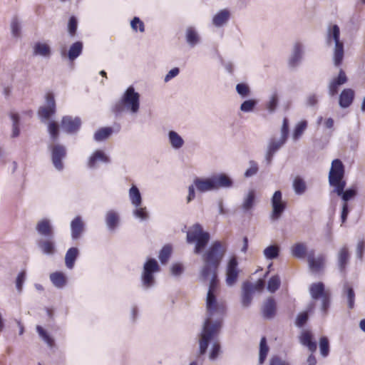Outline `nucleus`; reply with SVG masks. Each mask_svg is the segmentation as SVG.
Returning a JSON list of instances; mask_svg holds the SVG:
<instances>
[{"label": "nucleus", "mask_w": 365, "mask_h": 365, "mask_svg": "<svg viewBox=\"0 0 365 365\" xmlns=\"http://www.w3.org/2000/svg\"><path fill=\"white\" fill-rule=\"evenodd\" d=\"M206 307L208 317L205 320L200 334L199 355H205L210 344L218 336L226 312L225 305L217 301L216 295L207 294Z\"/></svg>", "instance_id": "obj_1"}, {"label": "nucleus", "mask_w": 365, "mask_h": 365, "mask_svg": "<svg viewBox=\"0 0 365 365\" xmlns=\"http://www.w3.org/2000/svg\"><path fill=\"white\" fill-rule=\"evenodd\" d=\"M346 182H341L333 187L331 193H335L340 197L342 203H349L350 200L354 199L358 194V188L356 185H351L345 189Z\"/></svg>", "instance_id": "obj_10"}, {"label": "nucleus", "mask_w": 365, "mask_h": 365, "mask_svg": "<svg viewBox=\"0 0 365 365\" xmlns=\"http://www.w3.org/2000/svg\"><path fill=\"white\" fill-rule=\"evenodd\" d=\"M11 119L12 120V138H17L20 134V117L16 113H11L10 114Z\"/></svg>", "instance_id": "obj_43"}, {"label": "nucleus", "mask_w": 365, "mask_h": 365, "mask_svg": "<svg viewBox=\"0 0 365 365\" xmlns=\"http://www.w3.org/2000/svg\"><path fill=\"white\" fill-rule=\"evenodd\" d=\"M225 252L226 247L220 241L216 240L202 256L203 265L200 270V279L206 282L210 278L207 294L216 295L219 286L217 270Z\"/></svg>", "instance_id": "obj_2"}, {"label": "nucleus", "mask_w": 365, "mask_h": 365, "mask_svg": "<svg viewBox=\"0 0 365 365\" xmlns=\"http://www.w3.org/2000/svg\"><path fill=\"white\" fill-rule=\"evenodd\" d=\"M26 273L25 271H21L17 275L16 279V287L19 292H21L24 283L26 280Z\"/></svg>", "instance_id": "obj_59"}, {"label": "nucleus", "mask_w": 365, "mask_h": 365, "mask_svg": "<svg viewBox=\"0 0 365 365\" xmlns=\"http://www.w3.org/2000/svg\"><path fill=\"white\" fill-rule=\"evenodd\" d=\"M230 18V12L228 9H225L218 11L212 18V24L216 27L222 26Z\"/></svg>", "instance_id": "obj_29"}, {"label": "nucleus", "mask_w": 365, "mask_h": 365, "mask_svg": "<svg viewBox=\"0 0 365 365\" xmlns=\"http://www.w3.org/2000/svg\"><path fill=\"white\" fill-rule=\"evenodd\" d=\"M171 274L174 277L180 276L184 272V267L181 263H174L170 268Z\"/></svg>", "instance_id": "obj_63"}, {"label": "nucleus", "mask_w": 365, "mask_h": 365, "mask_svg": "<svg viewBox=\"0 0 365 365\" xmlns=\"http://www.w3.org/2000/svg\"><path fill=\"white\" fill-rule=\"evenodd\" d=\"M46 106L39 108L38 115L41 118L48 119L56 113V101L52 93L46 95Z\"/></svg>", "instance_id": "obj_19"}, {"label": "nucleus", "mask_w": 365, "mask_h": 365, "mask_svg": "<svg viewBox=\"0 0 365 365\" xmlns=\"http://www.w3.org/2000/svg\"><path fill=\"white\" fill-rule=\"evenodd\" d=\"M194 185L199 192L203 193L221 188H231L234 181L227 174L221 173L206 178H195Z\"/></svg>", "instance_id": "obj_4"}, {"label": "nucleus", "mask_w": 365, "mask_h": 365, "mask_svg": "<svg viewBox=\"0 0 365 365\" xmlns=\"http://www.w3.org/2000/svg\"><path fill=\"white\" fill-rule=\"evenodd\" d=\"M254 292L255 288L252 283L246 281L242 284V304L243 307H247L250 305Z\"/></svg>", "instance_id": "obj_23"}, {"label": "nucleus", "mask_w": 365, "mask_h": 365, "mask_svg": "<svg viewBox=\"0 0 365 365\" xmlns=\"http://www.w3.org/2000/svg\"><path fill=\"white\" fill-rule=\"evenodd\" d=\"M81 119L80 117H73L71 115L63 116L61 122V126L67 134H74L78 132L81 127Z\"/></svg>", "instance_id": "obj_12"}, {"label": "nucleus", "mask_w": 365, "mask_h": 365, "mask_svg": "<svg viewBox=\"0 0 365 365\" xmlns=\"http://www.w3.org/2000/svg\"><path fill=\"white\" fill-rule=\"evenodd\" d=\"M285 143L286 142L284 140L281 139H276L274 138H272L269 140L264 155V160L267 165H269L272 163L274 155Z\"/></svg>", "instance_id": "obj_17"}, {"label": "nucleus", "mask_w": 365, "mask_h": 365, "mask_svg": "<svg viewBox=\"0 0 365 365\" xmlns=\"http://www.w3.org/2000/svg\"><path fill=\"white\" fill-rule=\"evenodd\" d=\"M48 131L52 141H56L59 135V128L58 123L55 121H51L48 123Z\"/></svg>", "instance_id": "obj_51"}, {"label": "nucleus", "mask_w": 365, "mask_h": 365, "mask_svg": "<svg viewBox=\"0 0 365 365\" xmlns=\"http://www.w3.org/2000/svg\"><path fill=\"white\" fill-rule=\"evenodd\" d=\"M36 330L38 333V334L43 338V339L49 345H51L53 342L51 337L49 336V334L47 333V331L41 326L36 327Z\"/></svg>", "instance_id": "obj_62"}, {"label": "nucleus", "mask_w": 365, "mask_h": 365, "mask_svg": "<svg viewBox=\"0 0 365 365\" xmlns=\"http://www.w3.org/2000/svg\"><path fill=\"white\" fill-rule=\"evenodd\" d=\"M239 272L237 259L233 256L229 259L226 267L225 281L227 286H233L237 282Z\"/></svg>", "instance_id": "obj_14"}, {"label": "nucleus", "mask_w": 365, "mask_h": 365, "mask_svg": "<svg viewBox=\"0 0 365 365\" xmlns=\"http://www.w3.org/2000/svg\"><path fill=\"white\" fill-rule=\"evenodd\" d=\"M281 281L278 275L272 276L267 282V289L269 292L274 293L280 287Z\"/></svg>", "instance_id": "obj_47"}, {"label": "nucleus", "mask_w": 365, "mask_h": 365, "mask_svg": "<svg viewBox=\"0 0 365 365\" xmlns=\"http://www.w3.org/2000/svg\"><path fill=\"white\" fill-rule=\"evenodd\" d=\"M113 133V128L110 127H104L98 129L93 135V139L100 142L107 139Z\"/></svg>", "instance_id": "obj_41"}, {"label": "nucleus", "mask_w": 365, "mask_h": 365, "mask_svg": "<svg viewBox=\"0 0 365 365\" xmlns=\"http://www.w3.org/2000/svg\"><path fill=\"white\" fill-rule=\"evenodd\" d=\"M172 254V247L170 245H165L159 252V259L162 264L168 262Z\"/></svg>", "instance_id": "obj_48"}, {"label": "nucleus", "mask_w": 365, "mask_h": 365, "mask_svg": "<svg viewBox=\"0 0 365 365\" xmlns=\"http://www.w3.org/2000/svg\"><path fill=\"white\" fill-rule=\"evenodd\" d=\"M342 294L343 296L346 297L349 309H354L355 305V292L348 282L344 284Z\"/></svg>", "instance_id": "obj_34"}, {"label": "nucleus", "mask_w": 365, "mask_h": 365, "mask_svg": "<svg viewBox=\"0 0 365 365\" xmlns=\"http://www.w3.org/2000/svg\"><path fill=\"white\" fill-rule=\"evenodd\" d=\"M280 248L277 245H272L266 247L263 254L267 259L272 260L277 259L279 256Z\"/></svg>", "instance_id": "obj_40"}, {"label": "nucleus", "mask_w": 365, "mask_h": 365, "mask_svg": "<svg viewBox=\"0 0 365 365\" xmlns=\"http://www.w3.org/2000/svg\"><path fill=\"white\" fill-rule=\"evenodd\" d=\"M269 351V346L267 343V339L265 336H262L259 343V363L262 364L267 356Z\"/></svg>", "instance_id": "obj_42"}, {"label": "nucleus", "mask_w": 365, "mask_h": 365, "mask_svg": "<svg viewBox=\"0 0 365 365\" xmlns=\"http://www.w3.org/2000/svg\"><path fill=\"white\" fill-rule=\"evenodd\" d=\"M160 267L154 258H148L143 264L141 274V283L144 289H148L155 284L154 274L159 272Z\"/></svg>", "instance_id": "obj_8"}, {"label": "nucleus", "mask_w": 365, "mask_h": 365, "mask_svg": "<svg viewBox=\"0 0 365 365\" xmlns=\"http://www.w3.org/2000/svg\"><path fill=\"white\" fill-rule=\"evenodd\" d=\"M51 54L50 46L44 43L37 42L34 47V55L49 58Z\"/></svg>", "instance_id": "obj_37"}, {"label": "nucleus", "mask_w": 365, "mask_h": 365, "mask_svg": "<svg viewBox=\"0 0 365 365\" xmlns=\"http://www.w3.org/2000/svg\"><path fill=\"white\" fill-rule=\"evenodd\" d=\"M79 255V250L77 247L69 248L65 255V263L66 266L68 269H73L75 262Z\"/></svg>", "instance_id": "obj_33"}, {"label": "nucleus", "mask_w": 365, "mask_h": 365, "mask_svg": "<svg viewBox=\"0 0 365 365\" xmlns=\"http://www.w3.org/2000/svg\"><path fill=\"white\" fill-rule=\"evenodd\" d=\"M138 29L140 32L145 31V25L144 23L140 19L139 17L135 16L130 21V26L133 30L137 31Z\"/></svg>", "instance_id": "obj_60"}, {"label": "nucleus", "mask_w": 365, "mask_h": 365, "mask_svg": "<svg viewBox=\"0 0 365 365\" xmlns=\"http://www.w3.org/2000/svg\"><path fill=\"white\" fill-rule=\"evenodd\" d=\"M236 91L242 98H246L250 93V88L247 84L240 83L237 84Z\"/></svg>", "instance_id": "obj_56"}, {"label": "nucleus", "mask_w": 365, "mask_h": 365, "mask_svg": "<svg viewBox=\"0 0 365 365\" xmlns=\"http://www.w3.org/2000/svg\"><path fill=\"white\" fill-rule=\"evenodd\" d=\"M279 104V97L277 93L275 91L272 93L269 100L266 103V108L269 113H274Z\"/></svg>", "instance_id": "obj_44"}, {"label": "nucleus", "mask_w": 365, "mask_h": 365, "mask_svg": "<svg viewBox=\"0 0 365 365\" xmlns=\"http://www.w3.org/2000/svg\"><path fill=\"white\" fill-rule=\"evenodd\" d=\"M290 252L292 257L299 259H304L306 256L307 257L308 252L307 245L304 242H298L293 245Z\"/></svg>", "instance_id": "obj_31"}, {"label": "nucleus", "mask_w": 365, "mask_h": 365, "mask_svg": "<svg viewBox=\"0 0 365 365\" xmlns=\"http://www.w3.org/2000/svg\"><path fill=\"white\" fill-rule=\"evenodd\" d=\"M334 41L333 61L335 66L339 67L341 65L344 55V43L340 41V29L338 25L334 24L329 27L327 31V42L331 43V40Z\"/></svg>", "instance_id": "obj_7"}, {"label": "nucleus", "mask_w": 365, "mask_h": 365, "mask_svg": "<svg viewBox=\"0 0 365 365\" xmlns=\"http://www.w3.org/2000/svg\"><path fill=\"white\" fill-rule=\"evenodd\" d=\"M257 105L256 99H247L244 101L240 105V110L244 113H250L254 110Z\"/></svg>", "instance_id": "obj_49"}, {"label": "nucleus", "mask_w": 365, "mask_h": 365, "mask_svg": "<svg viewBox=\"0 0 365 365\" xmlns=\"http://www.w3.org/2000/svg\"><path fill=\"white\" fill-rule=\"evenodd\" d=\"M168 138L171 147L175 150L180 149L185 143L183 138L176 131L170 130Z\"/></svg>", "instance_id": "obj_35"}, {"label": "nucleus", "mask_w": 365, "mask_h": 365, "mask_svg": "<svg viewBox=\"0 0 365 365\" xmlns=\"http://www.w3.org/2000/svg\"><path fill=\"white\" fill-rule=\"evenodd\" d=\"M84 223L81 216H76L71 222V237L77 240L82 236L84 231Z\"/></svg>", "instance_id": "obj_21"}, {"label": "nucleus", "mask_w": 365, "mask_h": 365, "mask_svg": "<svg viewBox=\"0 0 365 365\" xmlns=\"http://www.w3.org/2000/svg\"><path fill=\"white\" fill-rule=\"evenodd\" d=\"M282 194L280 190H277L273 194L271 200L272 206V219L278 220L286 209V202L282 201Z\"/></svg>", "instance_id": "obj_15"}, {"label": "nucleus", "mask_w": 365, "mask_h": 365, "mask_svg": "<svg viewBox=\"0 0 365 365\" xmlns=\"http://www.w3.org/2000/svg\"><path fill=\"white\" fill-rule=\"evenodd\" d=\"M320 353L323 357H327L329 354V341L327 336H322L319 339Z\"/></svg>", "instance_id": "obj_53"}, {"label": "nucleus", "mask_w": 365, "mask_h": 365, "mask_svg": "<svg viewBox=\"0 0 365 365\" xmlns=\"http://www.w3.org/2000/svg\"><path fill=\"white\" fill-rule=\"evenodd\" d=\"M221 352L220 344L215 341L212 344L211 350L210 352L209 358L211 361L215 360Z\"/></svg>", "instance_id": "obj_58"}, {"label": "nucleus", "mask_w": 365, "mask_h": 365, "mask_svg": "<svg viewBox=\"0 0 365 365\" xmlns=\"http://www.w3.org/2000/svg\"><path fill=\"white\" fill-rule=\"evenodd\" d=\"M133 214L135 217L140 219V220H146L149 217L148 212H147L146 207H135L133 210Z\"/></svg>", "instance_id": "obj_57"}, {"label": "nucleus", "mask_w": 365, "mask_h": 365, "mask_svg": "<svg viewBox=\"0 0 365 365\" xmlns=\"http://www.w3.org/2000/svg\"><path fill=\"white\" fill-rule=\"evenodd\" d=\"M83 44L82 41H78L72 43L68 51V58L69 61H73L76 59L83 51Z\"/></svg>", "instance_id": "obj_36"}, {"label": "nucleus", "mask_w": 365, "mask_h": 365, "mask_svg": "<svg viewBox=\"0 0 365 365\" xmlns=\"http://www.w3.org/2000/svg\"><path fill=\"white\" fill-rule=\"evenodd\" d=\"M348 81L345 71L340 69L338 76L333 78L328 85V93L329 96L334 97L339 93V88Z\"/></svg>", "instance_id": "obj_18"}, {"label": "nucleus", "mask_w": 365, "mask_h": 365, "mask_svg": "<svg viewBox=\"0 0 365 365\" xmlns=\"http://www.w3.org/2000/svg\"><path fill=\"white\" fill-rule=\"evenodd\" d=\"M307 127V120H302L299 123H297L294 129L293 133H292V138L294 140L297 141L298 140L302 135L303 134L304 131Z\"/></svg>", "instance_id": "obj_46"}, {"label": "nucleus", "mask_w": 365, "mask_h": 365, "mask_svg": "<svg viewBox=\"0 0 365 365\" xmlns=\"http://www.w3.org/2000/svg\"><path fill=\"white\" fill-rule=\"evenodd\" d=\"M51 153V161L54 168L58 171H62L64 168L63 160L66 157L67 150L64 145L56 144L50 146Z\"/></svg>", "instance_id": "obj_11"}, {"label": "nucleus", "mask_w": 365, "mask_h": 365, "mask_svg": "<svg viewBox=\"0 0 365 365\" xmlns=\"http://www.w3.org/2000/svg\"><path fill=\"white\" fill-rule=\"evenodd\" d=\"M289 136V122L287 118H284L281 128V136L279 139L287 143Z\"/></svg>", "instance_id": "obj_61"}, {"label": "nucleus", "mask_w": 365, "mask_h": 365, "mask_svg": "<svg viewBox=\"0 0 365 365\" xmlns=\"http://www.w3.org/2000/svg\"><path fill=\"white\" fill-rule=\"evenodd\" d=\"M105 220L108 230L113 231L119 225L120 217L114 210H109L106 214Z\"/></svg>", "instance_id": "obj_26"}, {"label": "nucleus", "mask_w": 365, "mask_h": 365, "mask_svg": "<svg viewBox=\"0 0 365 365\" xmlns=\"http://www.w3.org/2000/svg\"><path fill=\"white\" fill-rule=\"evenodd\" d=\"M125 108L133 113H138L140 108V94L135 91L133 86H129L120 100L113 105L112 112L115 117H118L122 115Z\"/></svg>", "instance_id": "obj_5"}, {"label": "nucleus", "mask_w": 365, "mask_h": 365, "mask_svg": "<svg viewBox=\"0 0 365 365\" xmlns=\"http://www.w3.org/2000/svg\"><path fill=\"white\" fill-rule=\"evenodd\" d=\"M255 191L254 190H249L242 204V209L245 213L249 212L252 210L255 204Z\"/></svg>", "instance_id": "obj_32"}, {"label": "nucleus", "mask_w": 365, "mask_h": 365, "mask_svg": "<svg viewBox=\"0 0 365 365\" xmlns=\"http://www.w3.org/2000/svg\"><path fill=\"white\" fill-rule=\"evenodd\" d=\"M210 239V233L203 231L199 223L195 224L189 231L187 232V243L195 242L194 253L200 255L207 245Z\"/></svg>", "instance_id": "obj_6"}, {"label": "nucleus", "mask_w": 365, "mask_h": 365, "mask_svg": "<svg viewBox=\"0 0 365 365\" xmlns=\"http://www.w3.org/2000/svg\"><path fill=\"white\" fill-rule=\"evenodd\" d=\"M78 28V20L76 16H72L69 18L68 23V31L71 36H74Z\"/></svg>", "instance_id": "obj_55"}, {"label": "nucleus", "mask_w": 365, "mask_h": 365, "mask_svg": "<svg viewBox=\"0 0 365 365\" xmlns=\"http://www.w3.org/2000/svg\"><path fill=\"white\" fill-rule=\"evenodd\" d=\"M293 188L297 195H301L306 191L307 185L302 178L297 177L293 182Z\"/></svg>", "instance_id": "obj_45"}, {"label": "nucleus", "mask_w": 365, "mask_h": 365, "mask_svg": "<svg viewBox=\"0 0 365 365\" xmlns=\"http://www.w3.org/2000/svg\"><path fill=\"white\" fill-rule=\"evenodd\" d=\"M344 176L345 166L342 161L338 158L333 160L328 175V180L330 187H334L341 182H346Z\"/></svg>", "instance_id": "obj_9"}, {"label": "nucleus", "mask_w": 365, "mask_h": 365, "mask_svg": "<svg viewBox=\"0 0 365 365\" xmlns=\"http://www.w3.org/2000/svg\"><path fill=\"white\" fill-rule=\"evenodd\" d=\"M355 92L352 88H344L339 96V106L341 108H349L354 102Z\"/></svg>", "instance_id": "obj_20"}, {"label": "nucleus", "mask_w": 365, "mask_h": 365, "mask_svg": "<svg viewBox=\"0 0 365 365\" xmlns=\"http://www.w3.org/2000/svg\"><path fill=\"white\" fill-rule=\"evenodd\" d=\"M309 294L314 300L322 298L328 293L325 292V286L323 282L312 283L309 287Z\"/></svg>", "instance_id": "obj_25"}, {"label": "nucleus", "mask_w": 365, "mask_h": 365, "mask_svg": "<svg viewBox=\"0 0 365 365\" xmlns=\"http://www.w3.org/2000/svg\"><path fill=\"white\" fill-rule=\"evenodd\" d=\"M277 312V304L273 297H269L262 308V317L265 319H272Z\"/></svg>", "instance_id": "obj_22"}, {"label": "nucleus", "mask_w": 365, "mask_h": 365, "mask_svg": "<svg viewBox=\"0 0 365 365\" xmlns=\"http://www.w3.org/2000/svg\"><path fill=\"white\" fill-rule=\"evenodd\" d=\"M52 284L57 288L61 289L66 284L67 280L65 274L61 272H55L50 274Z\"/></svg>", "instance_id": "obj_38"}, {"label": "nucleus", "mask_w": 365, "mask_h": 365, "mask_svg": "<svg viewBox=\"0 0 365 365\" xmlns=\"http://www.w3.org/2000/svg\"><path fill=\"white\" fill-rule=\"evenodd\" d=\"M300 342L302 345L307 346L308 349L314 353L316 351L317 344L315 341L312 339V335L309 331H304L300 336Z\"/></svg>", "instance_id": "obj_28"}, {"label": "nucleus", "mask_w": 365, "mask_h": 365, "mask_svg": "<svg viewBox=\"0 0 365 365\" xmlns=\"http://www.w3.org/2000/svg\"><path fill=\"white\" fill-rule=\"evenodd\" d=\"M249 165L250 167L245 170L244 173V176L247 178L255 175L259 171V165L256 161L253 160H250Z\"/></svg>", "instance_id": "obj_54"}, {"label": "nucleus", "mask_w": 365, "mask_h": 365, "mask_svg": "<svg viewBox=\"0 0 365 365\" xmlns=\"http://www.w3.org/2000/svg\"><path fill=\"white\" fill-rule=\"evenodd\" d=\"M350 261V253L346 245L341 247L336 254V264L339 273L345 277L347 274V267Z\"/></svg>", "instance_id": "obj_13"}, {"label": "nucleus", "mask_w": 365, "mask_h": 365, "mask_svg": "<svg viewBox=\"0 0 365 365\" xmlns=\"http://www.w3.org/2000/svg\"><path fill=\"white\" fill-rule=\"evenodd\" d=\"M307 262L311 272L313 273H319L324 269L325 257L322 254L315 257V250L312 249L307 252Z\"/></svg>", "instance_id": "obj_16"}, {"label": "nucleus", "mask_w": 365, "mask_h": 365, "mask_svg": "<svg viewBox=\"0 0 365 365\" xmlns=\"http://www.w3.org/2000/svg\"><path fill=\"white\" fill-rule=\"evenodd\" d=\"M356 259L362 262L364 258L365 254V240L364 239L359 240L356 247Z\"/></svg>", "instance_id": "obj_52"}, {"label": "nucleus", "mask_w": 365, "mask_h": 365, "mask_svg": "<svg viewBox=\"0 0 365 365\" xmlns=\"http://www.w3.org/2000/svg\"><path fill=\"white\" fill-rule=\"evenodd\" d=\"M37 233L43 237L39 239L36 245L44 255L51 256L56 252L54 228L48 219H43L38 222L36 226Z\"/></svg>", "instance_id": "obj_3"}, {"label": "nucleus", "mask_w": 365, "mask_h": 365, "mask_svg": "<svg viewBox=\"0 0 365 365\" xmlns=\"http://www.w3.org/2000/svg\"><path fill=\"white\" fill-rule=\"evenodd\" d=\"M21 21L17 16H14L11 21V34L14 37H19L21 34Z\"/></svg>", "instance_id": "obj_50"}, {"label": "nucleus", "mask_w": 365, "mask_h": 365, "mask_svg": "<svg viewBox=\"0 0 365 365\" xmlns=\"http://www.w3.org/2000/svg\"><path fill=\"white\" fill-rule=\"evenodd\" d=\"M102 162L104 163H110V160L108 156H107L105 153L102 150H98L95 151L93 155L90 157L88 160V167L92 168L96 165V162Z\"/></svg>", "instance_id": "obj_30"}, {"label": "nucleus", "mask_w": 365, "mask_h": 365, "mask_svg": "<svg viewBox=\"0 0 365 365\" xmlns=\"http://www.w3.org/2000/svg\"><path fill=\"white\" fill-rule=\"evenodd\" d=\"M185 39L187 44L193 48L200 42V36L197 30L192 27L189 26L185 31Z\"/></svg>", "instance_id": "obj_27"}, {"label": "nucleus", "mask_w": 365, "mask_h": 365, "mask_svg": "<svg viewBox=\"0 0 365 365\" xmlns=\"http://www.w3.org/2000/svg\"><path fill=\"white\" fill-rule=\"evenodd\" d=\"M303 57V46L300 43H296L294 46L292 55L289 59V66L296 68L301 62Z\"/></svg>", "instance_id": "obj_24"}, {"label": "nucleus", "mask_w": 365, "mask_h": 365, "mask_svg": "<svg viewBox=\"0 0 365 365\" xmlns=\"http://www.w3.org/2000/svg\"><path fill=\"white\" fill-rule=\"evenodd\" d=\"M308 319L309 314L307 312H301L297 315L295 324L298 327H302L307 323Z\"/></svg>", "instance_id": "obj_64"}, {"label": "nucleus", "mask_w": 365, "mask_h": 365, "mask_svg": "<svg viewBox=\"0 0 365 365\" xmlns=\"http://www.w3.org/2000/svg\"><path fill=\"white\" fill-rule=\"evenodd\" d=\"M129 198L131 204L135 207H140L142 204V196L137 186L132 185L129 190Z\"/></svg>", "instance_id": "obj_39"}]
</instances>
